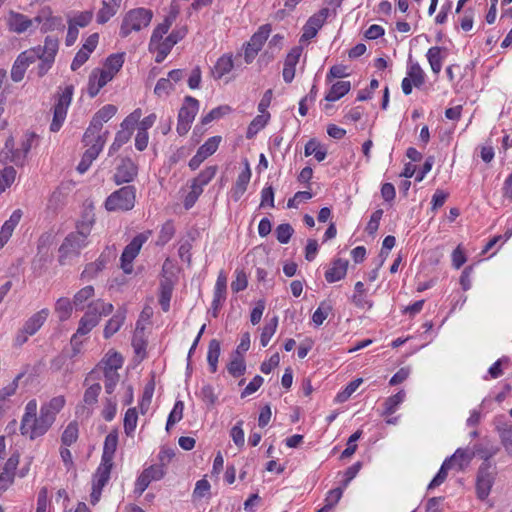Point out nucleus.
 Here are the masks:
<instances>
[{
    "label": "nucleus",
    "mask_w": 512,
    "mask_h": 512,
    "mask_svg": "<svg viewBox=\"0 0 512 512\" xmlns=\"http://www.w3.org/2000/svg\"><path fill=\"white\" fill-rule=\"evenodd\" d=\"M65 403L64 396L53 397L50 401L41 405L39 414H37L38 403L36 399L28 401L19 427L21 435L28 437L30 440L45 435L54 424L57 414L64 408Z\"/></svg>",
    "instance_id": "f257e3e1"
},
{
    "label": "nucleus",
    "mask_w": 512,
    "mask_h": 512,
    "mask_svg": "<svg viewBox=\"0 0 512 512\" xmlns=\"http://www.w3.org/2000/svg\"><path fill=\"white\" fill-rule=\"evenodd\" d=\"M113 305L106 303L102 299H97L89 303L86 313L79 321V326L71 341L78 336L87 335L94 327L98 325L102 316H107L113 312Z\"/></svg>",
    "instance_id": "f03ea898"
},
{
    "label": "nucleus",
    "mask_w": 512,
    "mask_h": 512,
    "mask_svg": "<svg viewBox=\"0 0 512 512\" xmlns=\"http://www.w3.org/2000/svg\"><path fill=\"white\" fill-rule=\"evenodd\" d=\"M123 358L117 353H108L103 360L98 364L96 369L92 372L96 373V378L99 379L100 374L104 376V386L107 394H112L119 382L118 369L122 367Z\"/></svg>",
    "instance_id": "7ed1b4c3"
},
{
    "label": "nucleus",
    "mask_w": 512,
    "mask_h": 512,
    "mask_svg": "<svg viewBox=\"0 0 512 512\" xmlns=\"http://www.w3.org/2000/svg\"><path fill=\"white\" fill-rule=\"evenodd\" d=\"M153 12L146 8H134L129 10L122 19L119 35L128 37L132 32H139L151 23Z\"/></svg>",
    "instance_id": "20e7f679"
},
{
    "label": "nucleus",
    "mask_w": 512,
    "mask_h": 512,
    "mask_svg": "<svg viewBox=\"0 0 512 512\" xmlns=\"http://www.w3.org/2000/svg\"><path fill=\"white\" fill-rule=\"evenodd\" d=\"M89 233V228L86 227L66 236L59 248V263L61 265H65L71 258L79 256L81 250L88 244Z\"/></svg>",
    "instance_id": "39448f33"
},
{
    "label": "nucleus",
    "mask_w": 512,
    "mask_h": 512,
    "mask_svg": "<svg viewBox=\"0 0 512 512\" xmlns=\"http://www.w3.org/2000/svg\"><path fill=\"white\" fill-rule=\"evenodd\" d=\"M117 112V108L114 105L108 104L99 109L93 116L89 127L84 133V140L91 142L94 139L107 140L108 131L102 132L103 124L109 121Z\"/></svg>",
    "instance_id": "423d86ee"
},
{
    "label": "nucleus",
    "mask_w": 512,
    "mask_h": 512,
    "mask_svg": "<svg viewBox=\"0 0 512 512\" xmlns=\"http://www.w3.org/2000/svg\"><path fill=\"white\" fill-rule=\"evenodd\" d=\"M135 202L136 188L133 185H127L107 197L105 208L108 211H129L134 208Z\"/></svg>",
    "instance_id": "0eeeda50"
},
{
    "label": "nucleus",
    "mask_w": 512,
    "mask_h": 512,
    "mask_svg": "<svg viewBox=\"0 0 512 512\" xmlns=\"http://www.w3.org/2000/svg\"><path fill=\"white\" fill-rule=\"evenodd\" d=\"M59 47L58 39L53 36H47L43 46L31 48L30 50H37V59L40 63L37 67V74L39 77H43L54 63L55 56Z\"/></svg>",
    "instance_id": "6e6552de"
},
{
    "label": "nucleus",
    "mask_w": 512,
    "mask_h": 512,
    "mask_svg": "<svg viewBox=\"0 0 512 512\" xmlns=\"http://www.w3.org/2000/svg\"><path fill=\"white\" fill-rule=\"evenodd\" d=\"M97 372H90L84 381L87 386L83 395V405L77 406L76 413L89 416L98 402V397L101 393L102 387L99 382H94Z\"/></svg>",
    "instance_id": "1a4fd4ad"
},
{
    "label": "nucleus",
    "mask_w": 512,
    "mask_h": 512,
    "mask_svg": "<svg viewBox=\"0 0 512 512\" xmlns=\"http://www.w3.org/2000/svg\"><path fill=\"white\" fill-rule=\"evenodd\" d=\"M73 91L74 87L72 85H68L59 94L57 102L54 105L53 119L50 124V130L52 132H58L62 127L72 101Z\"/></svg>",
    "instance_id": "9d476101"
},
{
    "label": "nucleus",
    "mask_w": 512,
    "mask_h": 512,
    "mask_svg": "<svg viewBox=\"0 0 512 512\" xmlns=\"http://www.w3.org/2000/svg\"><path fill=\"white\" fill-rule=\"evenodd\" d=\"M150 235V231L139 233L124 248L120 261L121 269L125 274H131L133 272V260L137 257L143 244L149 239Z\"/></svg>",
    "instance_id": "9b49d317"
},
{
    "label": "nucleus",
    "mask_w": 512,
    "mask_h": 512,
    "mask_svg": "<svg viewBox=\"0 0 512 512\" xmlns=\"http://www.w3.org/2000/svg\"><path fill=\"white\" fill-rule=\"evenodd\" d=\"M495 471L491 462H483L477 472L476 494L478 499L485 500L491 491L495 481Z\"/></svg>",
    "instance_id": "f8f14e48"
},
{
    "label": "nucleus",
    "mask_w": 512,
    "mask_h": 512,
    "mask_svg": "<svg viewBox=\"0 0 512 512\" xmlns=\"http://www.w3.org/2000/svg\"><path fill=\"white\" fill-rule=\"evenodd\" d=\"M270 32V26L263 25L252 35L249 42H247L244 51V59L247 64L251 63L255 59L263 44L268 39Z\"/></svg>",
    "instance_id": "ddd939ff"
},
{
    "label": "nucleus",
    "mask_w": 512,
    "mask_h": 512,
    "mask_svg": "<svg viewBox=\"0 0 512 512\" xmlns=\"http://www.w3.org/2000/svg\"><path fill=\"white\" fill-rule=\"evenodd\" d=\"M37 50H26L20 53L11 69V79L20 82L25 75L26 69L37 60Z\"/></svg>",
    "instance_id": "4468645a"
},
{
    "label": "nucleus",
    "mask_w": 512,
    "mask_h": 512,
    "mask_svg": "<svg viewBox=\"0 0 512 512\" xmlns=\"http://www.w3.org/2000/svg\"><path fill=\"white\" fill-rule=\"evenodd\" d=\"M83 143L88 148L84 152L82 159L77 166V170L81 174L85 173L89 169L92 162L98 157V155L102 151L106 141H104L103 139H94L91 142H86L83 139Z\"/></svg>",
    "instance_id": "2eb2a0df"
},
{
    "label": "nucleus",
    "mask_w": 512,
    "mask_h": 512,
    "mask_svg": "<svg viewBox=\"0 0 512 512\" xmlns=\"http://www.w3.org/2000/svg\"><path fill=\"white\" fill-rule=\"evenodd\" d=\"M83 143L88 148L84 152L82 159L77 166V170L81 174L85 173L89 169L92 162L98 157V155L102 151L106 141H104L103 139H94L91 142H86L83 139Z\"/></svg>",
    "instance_id": "dca6fc26"
},
{
    "label": "nucleus",
    "mask_w": 512,
    "mask_h": 512,
    "mask_svg": "<svg viewBox=\"0 0 512 512\" xmlns=\"http://www.w3.org/2000/svg\"><path fill=\"white\" fill-rule=\"evenodd\" d=\"M83 143L88 148L84 152L82 159L77 166V170L81 174L85 173L89 169L92 162L98 157V155L102 151L106 141H104L103 139H94L91 142H86L83 139Z\"/></svg>",
    "instance_id": "f3484780"
},
{
    "label": "nucleus",
    "mask_w": 512,
    "mask_h": 512,
    "mask_svg": "<svg viewBox=\"0 0 512 512\" xmlns=\"http://www.w3.org/2000/svg\"><path fill=\"white\" fill-rule=\"evenodd\" d=\"M329 9L322 8L312 15L303 27V34L300 41H308L317 35L318 30L323 26L329 16Z\"/></svg>",
    "instance_id": "a211bd4d"
},
{
    "label": "nucleus",
    "mask_w": 512,
    "mask_h": 512,
    "mask_svg": "<svg viewBox=\"0 0 512 512\" xmlns=\"http://www.w3.org/2000/svg\"><path fill=\"white\" fill-rule=\"evenodd\" d=\"M138 174L137 165L130 158H122L113 176L117 185L132 182Z\"/></svg>",
    "instance_id": "6ab92c4d"
},
{
    "label": "nucleus",
    "mask_w": 512,
    "mask_h": 512,
    "mask_svg": "<svg viewBox=\"0 0 512 512\" xmlns=\"http://www.w3.org/2000/svg\"><path fill=\"white\" fill-rule=\"evenodd\" d=\"M165 475V471L160 465H152L145 469L138 477L135 490L142 494L152 481L160 480Z\"/></svg>",
    "instance_id": "aec40b11"
},
{
    "label": "nucleus",
    "mask_w": 512,
    "mask_h": 512,
    "mask_svg": "<svg viewBox=\"0 0 512 512\" xmlns=\"http://www.w3.org/2000/svg\"><path fill=\"white\" fill-rule=\"evenodd\" d=\"M7 25L10 31L22 34L31 31L32 22L30 18L22 13L10 11L7 17Z\"/></svg>",
    "instance_id": "412c9836"
},
{
    "label": "nucleus",
    "mask_w": 512,
    "mask_h": 512,
    "mask_svg": "<svg viewBox=\"0 0 512 512\" xmlns=\"http://www.w3.org/2000/svg\"><path fill=\"white\" fill-rule=\"evenodd\" d=\"M302 54V48L296 46L291 49V51L286 56L284 61L283 68V79L286 83L292 82L295 77V67L299 62L300 56Z\"/></svg>",
    "instance_id": "4be33fe9"
},
{
    "label": "nucleus",
    "mask_w": 512,
    "mask_h": 512,
    "mask_svg": "<svg viewBox=\"0 0 512 512\" xmlns=\"http://www.w3.org/2000/svg\"><path fill=\"white\" fill-rule=\"evenodd\" d=\"M23 212L21 209H16L11 214L10 218L4 222L0 230V246H4L10 237L16 226L19 224L22 218Z\"/></svg>",
    "instance_id": "5701e85b"
},
{
    "label": "nucleus",
    "mask_w": 512,
    "mask_h": 512,
    "mask_svg": "<svg viewBox=\"0 0 512 512\" xmlns=\"http://www.w3.org/2000/svg\"><path fill=\"white\" fill-rule=\"evenodd\" d=\"M49 310L47 308H44L36 313H34L31 317H29L24 325L23 328L25 329V332L30 334L31 336L35 335L39 329L43 326V324L46 322L48 316H49Z\"/></svg>",
    "instance_id": "b1692460"
},
{
    "label": "nucleus",
    "mask_w": 512,
    "mask_h": 512,
    "mask_svg": "<svg viewBox=\"0 0 512 512\" xmlns=\"http://www.w3.org/2000/svg\"><path fill=\"white\" fill-rule=\"evenodd\" d=\"M447 49L440 46H433L428 49L426 53L427 60L429 62L432 72L438 75L442 69V63L445 59V53Z\"/></svg>",
    "instance_id": "393cba45"
},
{
    "label": "nucleus",
    "mask_w": 512,
    "mask_h": 512,
    "mask_svg": "<svg viewBox=\"0 0 512 512\" xmlns=\"http://www.w3.org/2000/svg\"><path fill=\"white\" fill-rule=\"evenodd\" d=\"M251 178V170L248 161L245 162V168L242 170V172L238 175L236 183L233 187L232 191V197L235 201H238L241 196L245 193L247 190V186L250 182Z\"/></svg>",
    "instance_id": "a878e982"
},
{
    "label": "nucleus",
    "mask_w": 512,
    "mask_h": 512,
    "mask_svg": "<svg viewBox=\"0 0 512 512\" xmlns=\"http://www.w3.org/2000/svg\"><path fill=\"white\" fill-rule=\"evenodd\" d=\"M234 62L231 54L222 55L211 70L214 79L219 80L232 71Z\"/></svg>",
    "instance_id": "bb28decb"
},
{
    "label": "nucleus",
    "mask_w": 512,
    "mask_h": 512,
    "mask_svg": "<svg viewBox=\"0 0 512 512\" xmlns=\"http://www.w3.org/2000/svg\"><path fill=\"white\" fill-rule=\"evenodd\" d=\"M348 261L344 259H336L332 267L325 272V279L329 283H333L343 279L346 276Z\"/></svg>",
    "instance_id": "cd10ccee"
},
{
    "label": "nucleus",
    "mask_w": 512,
    "mask_h": 512,
    "mask_svg": "<svg viewBox=\"0 0 512 512\" xmlns=\"http://www.w3.org/2000/svg\"><path fill=\"white\" fill-rule=\"evenodd\" d=\"M125 319L126 310L123 308L118 309L117 312L107 321L103 331L104 337L108 339L118 332L124 324Z\"/></svg>",
    "instance_id": "c85d7f7f"
},
{
    "label": "nucleus",
    "mask_w": 512,
    "mask_h": 512,
    "mask_svg": "<svg viewBox=\"0 0 512 512\" xmlns=\"http://www.w3.org/2000/svg\"><path fill=\"white\" fill-rule=\"evenodd\" d=\"M199 110V101L191 96H187L184 99V103L179 110L178 118L188 122H193L197 112Z\"/></svg>",
    "instance_id": "c756f323"
},
{
    "label": "nucleus",
    "mask_w": 512,
    "mask_h": 512,
    "mask_svg": "<svg viewBox=\"0 0 512 512\" xmlns=\"http://www.w3.org/2000/svg\"><path fill=\"white\" fill-rule=\"evenodd\" d=\"M107 259L104 254H101L99 258L87 264L81 273V279L84 281H91L98 276V274L105 268Z\"/></svg>",
    "instance_id": "7c9ffc66"
},
{
    "label": "nucleus",
    "mask_w": 512,
    "mask_h": 512,
    "mask_svg": "<svg viewBox=\"0 0 512 512\" xmlns=\"http://www.w3.org/2000/svg\"><path fill=\"white\" fill-rule=\"evenodd\" d=\"M113 467V461L107 462L104 459H101V463L94 475L93 484L98 485V487L103 488L110 479V473Z\"/></svg>",
    "instance_id": "2f4dec72"
},
{
    "label": "nucleus",
    "mask_w": 512,
    "mask_h": 512,
    "mask_svg": "<svg viewBox=\"0 0 512 512\" xmlns=\"http://www.w3.org/2000/svg\"><path fill=\"white\" fill-rule=\"evenodd\" d=\"M174 45L175 43L168 36H166L159 43L149 48V51L156 52L155 62L161 63L171 52Z\"/></svg>",
    "instance_id": "473e14b6"
},
{
    "label": "nucleus",
    "mask_w": 512,
    "mask_h": 512,
    "mask_svg": "<svg viewBox=\"0 0 512 512\" xmlns=\"http://www.w3.org/2000/svg\"><path fill=\"white\" fill-rule=\"evenodd\" d=\"M118 445V433L117 431H111L105 438L102 458L106 462L113 461L114 454Z\"/></svg>",
    "instance_id": "72a5a7b5"
},
{
    "label": "nucleus",
    "mask_w": 512,
    "mask_h": 512,
    "mask_svg": "<svg viewBox=\"0 0 512 512\" xmlns=\"http://www.w3.org/2000/svg\"><path fill=\"white\" fill-rule=\"evenodd\" d=\"M173 283L169 278H165L160 283L159 303L164 312L170 308V300L172 297Z\"/></svg>",
    "instance_id": "f704fd0d"
},
{
    "label": "nucleus",
    "mask_w": 512,
    "mask_h": 512,
    "mask_svg": "<svg viewBox=\"0 0 512 512\" xmlns=\"http://www.w3.org/2000/svg\"><path fill=\"white\" fill-rule=\"evenodd\" d=\"M351 89V83L349 81H338L334 83L327 95L325 96V99L330 102H334L344 95H346Z\"/></svg>",
    "instance_id": "c9c22d12"
},
{
    "label": "nucleus",
    "mask_w": 512,
    "mask_h": 512,
    "mask_svg": "<svg viewBox=\"0 0 512 512\" xmlns=\"http://www.w3.org/2000/svg\"><path fill=\"white\" fill-rule=\"evenodd\" d=\"M217 170L218 167L216 165L206 167L196 178L192 180L191 185L203 191L204 186H206L215 177Z\"/></svg>",
    "instance_id": "e433bc0d"
},
{
    "label": "nucleus",
    "mask_w": 512,
    "mask_h": 512,
    "mask_svg": "<svg viewBox=\"0 0 512 512\" xmlns=\"http://www.w3.org/2000/svg\"><path fill=\"white\" fill-rule=\"evenodd\" d=\"M79 437V425L76 421H71L64 429L61 435L62 446H71Z\"/></svg>",
    "instance_id": "4c0bfd02"
},
{
    "label": "nucleus",
    "mask_w": 512,
    "mask_h": 512,
    "mask_svg": "<svg viewBox=\"0 0 512 512\" xmlns=\"http://www.w3.org/2000/svg\"><path fill=\"white\" fill-rule=\"evenodd\" d=\"M119 8L120 7L103 0L102 7L99 9L96 16L97 23L105 24L108 22L118 12Z\"/></svg>",
    "instance_id": "58836bf2"
},
{
    "label": "nucleus",
    "mask_w": 512,
    "mask_h": 512,
    "mask_svg": "<svg viewBox=\"0 0 512 512\" xmlns=\"http://www.w3.org/2000/svg\"><path fill=\"white\" fill-rule=\"evenodd\" d=\"M63 19L60 16L53 15L52 9L49 7V15H46L43 26L40 27L42 33H47L54 30L64 29Z\"/></svg>",
    "instance_id": "ea45409f"
},
{
    "label": "nucleus",
    "mask_w": 512,
    "mask_h": 512,
    "mask_svg": "<svg viewBox=\"0 0 512 512\" xmlns=\"http://www.w3.org/2000/svg\"><path fill=\"white\" fill-rule=\"evenodd\" d=\"M471 460V455L465 449H457L455 453L445 461H450V466L456 465L459 470H463Z\"/></svg>",
    "instance_id": "a19ab883"
},
{
    "label": "nucleus",
    "mask_w": 512,
    "mask_h": 512,
    "mask_svg": "<svg viewBox=\"0 0 512 512\" xmlns=\"http://www.w3.org/2000/svg\"><path fill=\"white\" fill-rule=\"evenodd\" d=\"M220 356V342L216 339H212L209 342L207 361L210 366V370L212 373H215L217 370V363Z\"/></svg>",
    "instance_id": "79ce46f5"
},
{
    "label": "nucleus",
    "mask_w": 512,
    "mask_h": 512,
    "mask_svg": "<svg viewBox=\"0 0 512 512\" xmlns=\"http://www.w3.org/2000/svg\"><path fill=\"white\" fill-rule=\"evenodd\" d=\"M55 312L60 321H66L72 314V302L69 298L61 297L56 301Z\"/></svg>",
    "instance_id": "37998d69"
},
{
    "label": "nucleus",
    "mask_w": 512,
    "mask_h": 512,
    "mask_svg": "<svg viewBox=\"0 0 512 512\" xmlns=\"http://www.w3.org/2000/svg\"><path fill=\"white\" fill-rule=\"evenodd\" d=\"M415 87H420L425 81V73L417 62L410 63L407 69V77Z\"/></svg>",
    "instance_id": "c03bdc74"
},
{
    "label": "nucleus",
    "mask_w": 512,
    "mask_h": 512,
    "mask_svg": "<svg viewBox=\"0 0 512 512\" xmlns=\"http://www.w3.org/2000/svg\"><path fill=\"white\" fill-rule=\"evenodd\" d=\"M269 118V113H262L261 115L256 116L248 126L246 137L248 139L254 137L261 129H263L266 126Z\"/></svg>",
    "instance_id": "a18cd8bd"
},
{
    "label": "nucleus",
    "mask_w": 512,
    "mask_h": 512,
    "mask_svg": "<svg viewBox=\"0 0 512 512\" xmlns=\"http://www.w3.org/2000/svg\"><path fill=\"white\" fill-rule=\"evenodd\" d=\"M405 397L406 393L404 390H400L395 395L388 397L384 403L385 410L383 415L393 414L397 410L398 406L404 401Z\"/></svg>",
    "instance_id": "49530a36"
},
{
    "label": "nucleus",
    "mask_w": 512,
    "mask_h": 512,
    "mask_svg": "<svg viewBox=\"0 0 512 512\" xmlns=\"http://www.w3.org/2000/svg\"><path fill=\"white\" fill-rule=\"evenodd\" d=\"M94 296V287L91 285L85 286L79 290L73 298V305L76 309H83L84 303Z\"/></svg>",
    "instance_id": "de8ad7c7"
},
{
    "label": "nucleus",
    "mask_w": 512,
    "mask_h": 512,
    "mask_svg": "<svg viewBox=\"0 0 512 512\" xmlns=\"http://www.w3.org/2000/svg\"><path fill=\"white\" fill-rule=\"evenodd\" d=\"M16 173L15 168L12 166L5 167L0 171V194L13 184Z\"/></svg>",
    "instance_id": "09e8293b"
},
{
    "label": "nucleus",
    "mask_w": 512,
    "mask_h": 512,
    "mask_svg": "<svg viewBox=\"0 0 512 512\" xmlns=\"http://www.w3.org/2000/svg\"><path fill=\"white\" fill-rule=\"evenodd\" d=\"M123 63V54H112L106 59L104 70L109 72L114 77L116 73L122 68Z\"/></svg>",
    "instance_id": "8fccbe9b"
},
{
    "label": "nucleus",
    "mask_w": 512,
    "mask_h": 512,
    "mask_svg": "<svg viewBox=\"0 0 512 512\" xmlns=\"http://www.w3.org/2000/svg\"><path fill=\"white\" fill-rule=\"evenodd\" d=\"M278 326V318L273 317L270 319L269 322L265 324L263 327L261 336H260V343L263 347H266L271 340L272 336L275 334L276 329Z\"/></svg>",
    "instance_id": "3c124183"
},
{
    "label": "nucleus",
    "mask_w": 512,
    "mask_h": 512,
    "mask_svg": "<svg viewBox=\"0 0 512 512\" xmlns=\"http://www.w3.org/2000/svg\"><path fill=\"white\" fill-rule=\"evenodd\" d=\"M220 142V136L210 137L203 145L199 147L198 152L206 159L216 152Z\"/></svg>",
    "instance_id": "603ef678"
},
{
    "label": "nucleus",
    "mask_w": 512,
    "mask_h": 512,
    "mask_svg": "<svg viewBox=\"0 0 512 512\" xmlns=\"http://www.w3.org/2000/svg\"><path fill=\"white\" fill-rule=\"evenodd\" d=\"M331 311L332 306L330 303L326 301L321 302L312 315V321L318 326L321 325L327 319Z\"/></svg>",
    "instance_id": "864d4df0"
},
{
    "label": "nucleus",
    "mask_w": 512,
    "mask_h": 512,
    "mask_svg": "<svg viewBox=\"0 0 512 512\" xmlns=\"http://www.w3.org/2000/svg\"><path fill=\"white\" fill-rule=\"evenodd\" d=\"M305 155H314L317 161L321 162L326 157V151L322 150L315 139L309 140L305 145Z\"/></svg>",
    "instance_id": "5fc2aeb1"
},
{
    "label": "nucleus",
    "mask_w": 512,
    "mask_h": 512,
    "mask_svg": "<svg viewBox=\"0 0 512 512\" xmlns=\"http://www.w3.org/2000/svg\"><path fill=\"white\" fill-rule=\"evenodd\" d=\"M137 412L135 408H129L124 417V431L127 436H130L133 434L136 426H137Z\"/></svg>",
    "instance_id": "6e6d98bb"
},
{
    "label": "nucleus",
    "mask_w": 512,
    "mask_h": 512,
    "mask_svg": "<svg viewBox=\"0 0 512 512\" xmlns=\"http://www.w3.org/2000/svg\"><path fill=\"white\" fill-rule=\"evenodd\" d=\"M19 379L20 376H17L11 383H9L7 386L3 387L0 390V411H3L5 409V403L7 399L15 394L18 388Z\"/></svg>",
    "instance_id": "4d7b16f0"
},
{
    "label": "nucleus",
    "mask_w": 512,
    "mask_h": 512,
    "mask_svg": "<svg viewBox=\"0 0 512 512\" xmlns=\"http://www.w3.org/2000/svg\"><path fill=\"white\" fill-rule=\"evenodd\" d=\"M227 370L233 377H239L243 375L246 371L244 359L237 355L229 362Z\"/></svg>",
    "instance_id": "13d9d810"
},
{
    "label": "nucleus",
    "mask_w": 512,
    "mask_h": 512,
    "mask_svg": "<svg viewBox=\"0 0 512 512\" xmlns=\"http://www.w3.org/2000/svg\"><path fill=\"white\" fill-rule=\"evenodd\" d=\"M363 380L361 378L355 379L351 381L346 388L337 394L335 400L339 403H343L347 401L350 396L357 390V388L361 385Z\"/></svg>",
    "instance_id": "bf43d9fd"
},
{
    "label": "nucleus",
    "mask_w": 512,
    "mask_h": 512,
    "mask_svg": "<svg viewBox=\"0 0 512 512\" xmlns=\"http://www.w3.org/2000/svg\"><path fill=\"white\" fill-rule=\"evenodd\" d=\"M275 233L277 240L281 244H287L294 233V229L290 224L283 223L277 226Z\"/></svg>",
    "instance_id": "052dcab7"
},
{
    "label": "nucleus",
    "mask_w": 512,
    "mask_h": 512,
    "mask_svg": "<svg viewBox=\"0 0 512 512\" xmlns=\"http://www.w3.org/2000/svg\"><path fill=\"white\" fill-rule=\"evenodd\" d=\"M170 27L171 26H169L168 23H165L164 21L158 24L151 35L149 48H151L155 44L159 43L162 39H164V36L168 33Z\"/></svg>",
    "instance_id": "680f3d73"
},
{
    "label": "nucleus",
    "mask_w": 512,
    "mask_h": 512,
    "mask_svg": "<svg viewBox=\"0 0 512 512\" xmlns=\"http://www.w3.org/2000/svg\"><path fill=\"white\" fill-rule=\"evenodd\" d=\"M93 18V11H83L77 13L73 18L68 20V24L76 25V28H83L89 25Z\"/></svg>",
    "instance_id": "e2e57ef3"
},
{
    "label": "nucleus",
    "mask_w": 512,
    "mask_h": 512,
    "mask_svg": "<svg viewBox=\"0 0 512 512\" xmlns=\"http://www.w3.org/2000/svg\"><path fill=\"white\" fill-rule=\"evenodd\" d=\"M184 404L182 401H177L170 412L166 424V429L169 430L174 424L179 422L183 417Z\"/></svg>",
    "instance_id": "0e129e2a"
},
{
    "label": "nucleus",
    "mask_w": 512,
    "mask_h": 512,
    "mask_svg": "<svg viewBox=\"0 0 512 512\" xmlns=\"http://www.w3.org/2000/svg\"><path fill=\"white\" fill-rule=\"evenodd\" d=\"M142 116L141 109H136L132 113H130L121 123L122 130H129L131 134L133 133L134 126L139 122Z\"/></svg>",
    "instance_id": "69168bd1"
},
{
    "label": "nucleus",
    "mask_w": 512,
    "mask_h": 512,
    "mask_svg": "<svg viewBox=\"0 0 512 512\" xmlns=\"http://www.w3.org/2000/svg\"><path fill=\"white\" fill-rule=\"evenodd\" d=\"M173 90H174V85L171 82V79L160 78L156 83V86L154 88V93L158 97H162V96H166V95L170 94V92H172Z\"/></svg>",
    "instance_id": "338daca9"
},
{
    "label": "nucleus",
    "mask_w": 512,
    "mask_h": 512,
    "mask_svg": "<svg viewBox=\"0 0 512 512\" xmlns=\"http://www.w3.org/2000/svg\"><path fill=\"white\" fill-rule=\"evenodd\" d=\"M500 440L506 453L512 457V427L505 428L501 431Z\"/></svg>",
    "instance_id": "774afa93"
}]
</instances>
